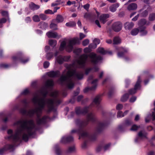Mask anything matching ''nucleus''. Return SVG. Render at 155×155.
<instances>
[{"label":"nucleus","instance_id":"nucleus-1","mask_svg":"<svg viewBox=\"0 0 155 155\" xmlns=\"http://www.w3.org/2000/svg\"><path fill=\"white\" fill-rule=\"evenodd\" d=\"M54 83L52 80H48L45 83V86L42 88L40 91V93L43 96L41 98H39L38 93L34 95L32 99V102L35 104H37L38 106L34 109L29 110L28 112V115L30 117H33L36 114L37 118L36 120L37 124L38 125L45 124L47 120L49 119L48 116H45L41 119L40 117L46 106L48 109V111L49 112L54 110V106L59 105L61 102V100L58 97L59 93L57 91L51 92L50 96L53 97L52 99L46 98V97L48 93V88L53 86Z\"/></svg>","mask_w":155,"mask_h":155},{"label":"nucleus","instance_id":"nucleus-2","mask_svg":"<svg viewBox=\"0 0 155 155\" xmlns=\"http://www.w3.org/2000/svg\"><path fill=\"white\" fill-rule=\"evenodd\" d=\"M88 57L91 63L93 64H96L102 60L101 56H97L93 52L88 55L84 54L80 55L79 59L72 64L66 65L68 71L65 74L64 72L63 73L58 80V83L61 85H65L69 89H72L74 87L75 80L82 79L84 75L83 71H77L76 68H84Z\"/></svg>","mask_w":155,"mask_h":155},{"label":"nucleus","instance_id":"nucleus-3","mask_svg":"<svg viewBox=\"0 0 155 155\" xmlns=\"http://www.w3.org/2000/svg\"><path fill=\"white\" fill-rule=\"evenodd\" d=\"M14 125H16L18 127L14 134L12 130H8V136L6 139L11 140L14 143L21 141V139L27 142L30 136L33 135L35 130V124L32 120H20L15 122Z\"/></svg>","mask_w":155,"mask_h":155},{"label":"nucleus","instance_id":"nucleus-4","mask_svg":"<svg viewBox=\"0 0 155 155\" xmlns=\"http://www.w3.org/2000/svg\"><path fill=\"white\" fill-rule=\"evenodd\" d=\"M96 118L94 115L92 113L87 114V119L83 120L79 119H77L75 121L76 125L79 126L78 129H73L71 132L72 133H77L79 134V139H82L84 140H93L95 138H92L89 134L84 129L88 124L89 121L94 122L96 121Z\"/></svg>","mask_w":155,"mask_h":155},{"label":"nucleus","instance_id":"nucleus-5","mask_svg":"<svg viewBox=\"0 0 155 155\" xmlns=\"http://www.w3.org/2000/svg\"><path fill=\"white\" fill-rule=\"evenodd\" d=\"M101 100V96L100 95L96 96L93 99L92 104L89 106H86L83 108L80 107H76L75 109L76 113L77 115L86 114L90 111L91 108L94 106V104L95 105L97 106H98Z\"/></svg>","mask_w":155,"mask_h":155},{"label":"nucleus","instance_id":"nucleus-6","mask_svg":"<svg viewBox=\"0 0 155 155\" xmlns=\"http://www.w3.org/2000/svg\"><path fill=\"white\" fill-rule=\"evenodd\" d=\"M78 42V38H75L70 39H64L61 42L59 50L62 51L65 49L67 51L70 52L73 49V45Z\"/></svg>","mask_w":155,"mask_h":155},{"label":"nucleus","instance_id":"nucleus-7","mask_svg":"<svg viewBox=\"0 0 155 155\" xmlns=\"http://www.w3.org/2000/svg\"><path fill=\"white\" fill-rule=\"evenodd\" d=\"M93 78V76L92 75L90 76L87 79L89 83H90V81L92 80ZM98 81V79H96L92 81H91V84L92 85V86L90 87H87L84 90V92H86L88 91L89 90L92 91L95 90L96 88L97 87V82Z\"/></svg>","mask_w":155,"mask_h":155},{"label":"nucleus","instance_id":"nucleus-8","mask_svg":"<svg viewBox=\"0 0 155 155\" xmlns=\"http://www.w3.org/2000/svg\"><path fill=\"white\" fill-rule=\"evenodd\" d=\"M22 54L21 52H19L17 54V56H13L12 59L14 61L19 60L21 63L25 64L28 61L29 59L27 58L25 59H23L22 58Z\"/></svg>","mask_w":155,"mask_h":155},{"label":"nucleus","instance_id":"nucleus-9","mask_svg":"<svg viewBox=\"0 0 155 155\" xmlns=\"http://www.w3.org/2000/svg\"><path fill=\"white\" fill-rule=\"evenodd\" d=\"M70 56H62L60 55L56 57V61L59 64H61L64 62L68 61L70 59Z\"/></svg>","mask_w":155,"mask_h":155},{"label":"nucleus","instance_id":"nucleus-10","mask_svg":"<svg viewBox=\"0 0 155 155\" xmlns=\"http://www.w3.org/2000/svg\"><path fill=\"white\" fill-rule=\"evenodd\" d=\"M122 27V24L120 21L114 23L112 25V29L115 31L118 32L120 31Z\"/></svg>","mask_w":155,"mask_h":155},{"label":"nucleus","instance_id":"nucleus-11","mask_svg":"<svg viewBox=\"0 0 155 155\" xmlns=\"http://www.w3.org/2000/svg\"><path fill=\"white\" fill-rule=\"evenodd\" d=\"M141 82L140 78L138 77L137 81L134 86V89H130L129 91V93L130 94H135L136 92V90L139 89L140 87V84Z\"/></svg>","mask_w":155,"mask_h":155},{"label":"nucleus","instance_id":"nucleus-12","mask_svg":"<svg viewBox=\"0 0 155 155\" xmlns=\"http://www.w3.org/2000/svg\"><path fill=\"white\" fill-rule=\"evenodd\" d=\"M147 133L143 131H141L138 134V136L135 139V141L138 143L140 140L144 138H147Z\"/></svg>","mask_w":155,"mask_h":155},{"label":"nucleus","instance_id":"nucleus-13","mask_svg":"<svg viewBox=\"0 0 155 155\" xmlns=\"http://www.w3.org/2000/svg\"><path fill=\"white\" fill-rule=\"evenodd\" d=\"M15 145L12 144H7L5 145L4 147L0 149V155H2L7 150L12 149Z\"/></svg>","mask_w":155,"mask_h":155},{"label":"nucleus","instance_id":"nucleus-14","mask_svg":"<svg viewBox=\"0 0 155 155\" xmlns=\"http://www.w3.org/2000/svg\"><path fill=\"white\" fill-rule=\"evenodd\" d=\"M109 124L107 121H104L103 122H99L98 123L97 126V130L100 132L103 128L107 126Z\"/></svg>","mask_w":155,"mask_h":155},{"label":"nucleus","instance_id":"nucleus-15","mask_svg":"<svg viewBox=\"0 0 155 155\" xmlns=\"http://www.w3.org/2000/svg\"><path fill=\"white\" fill-rule=\"evenodd\" d=\"M46 35L48 38H59L61 37V35H58L56 32H53L52 31H49L47 33Z\"/></svg>","mask_w":155,"mask_h":155},{"label":"nucleus","instance_id":"nucleus-16","mask_svg":"<svg viewBox=\"0 0 155 155\" xmlns=\"http://www.w3.org/2000/svg\"><path fill=\"white\" fill-rule=\"evenodd\" d=\"M73 140V138L72 136H64L63 137L61 140V142L63 143H66Z\"/></svg>","mask_w":155,"mask_h":155},{"label":"nucleus","instance_id":"nucleus-17","mask_svg":"<svg viewBox=\"0 0 155 155\" xmlns=\"http://www.w3.org/2000/svg\"><path fill=\"white\" fill-rule=\"evenodd\" d=\"M109 17L108 14H103L100 15V20L101 22L103 24H104L107 21V18Z\"/></svg>","mask_w":155,"mask_h":155},{"label":"nucleus","instance_id":"nucleus-18","mask_svg":"<svg viewBox=\"0 0 155 155\" xmlns=\"http://www.w3.org/2000/svg\"><path fill=\"white\" fill-rule=\"evenodd\" d=\"M150 24V22L147 21L145 19L143 18L140 20L138 22V25L139 26V27H141L143 28V26L144 25H148Z\"/></svg>","mask_w":155,"mask_h":155},{"label":"nucleus","instance_id":"nucleus-19","mask_svg":"<svg viewBox=\"0 0 155 155\" xmlns=\"http://www.w3.org/2000/svg\"><path fill=\"white\" fill-rule=\"evenodd\" d=\"M134 26V24L132 22H127L124 24V28L126 30H130Z\"/></svg>","mask_w":155,"mask_h":155},{"label":"nucleus","instance_id":"nucleus-20","mask_svg":"<svg viewBox=\"0 0 155 155\" xmlns=\"http://www.w3.org/2000/svg\"><path fill=\"white\" fill-rule=\"evenodd\" d=\"M100 43V40L99 39L95 38L93 41V43L89 45V47L91 48H95L97 47V45Z\"/></svg>","mask_w":155,"mask_h":155},{"label":"nucleus","instance_id":"nucleus-21","mask_svg":"<svg viewBox=\"0 0 155 155\" xmlns=\"http://www.w3.org/2000/svg\"><path fill=\"white\" fill-rule=\"evenodd\" d=\"M60 74L59 71H51L48 73V75L50 77H58Z\"/></svg>","mask_w":155,"mask_h":155},{"label":"nucleus","instance_id":"nucleus-22","mask_svg":"<svg viewBox=\"0 0 155 155\" xmlns=\"http://www.w3.org/2000/svg\"><path fill=\"white\" fill-rule=\"evenodd\" d=\"M120 5V4L119 3H116L113 4L109 7L110 10L112 12H115L117 8H118Z\"/></svg>","mask_w":155,"mask_h":155},{"label":"nucleus","instance_id":"nucleus-23","mask_svg":"<svg viewBox=\"0 0 155 155\" xmlns=\"http://www.w3.org/2000/svg\"><path fill=\"white\" fill-rule=\"evenodd\" d=\"M137 5L136 4L132 3L130 4L127 7V9L128 10H134L137 8Z\"/></svg>","mask_w":155,"mask_h":155},{"label":"nucleus","instance_id":"nucleus-24","mask_svg":"<svg viewBox=\"0 0 155 155\" xmlns=\"http://www.w3.org/2000/svg\"><path fill=\"white\" fill-rule=\"evenodd\" d=\"M139 28L140 30V35L143 36L147 34V31L145 29L146 28L145 27H143V28H141V27H139Z\"/></svg>","mask_w":155,"mask_h":155},{"label":"nucleus","instance_id":"nucleus-25","mask_svg":"<svg viewBox=\"0 0 155 155\" xmlns=\"http://www.w3.org/2000/svg\"><path fill=\"white\" fill-rule=\"evenodd\" d=\"M64 20L63 17L60 15H58L56 18V20L58 23L62 22Z\"/></svg>","mask_w":155,"mask_h":155},{"label":"nucleus","instance_id":"nucleus-26","mask_svg":"<svg viewBox=\"0 0 155 155\" xmlns=\"http://www.w3.org/2000/svg\"><path fill=\"white\" fill-rule=\"evenodd\" d=\"M140 31V30L139 28H134L131 30L130 33L132 35L135 36L137 35Z\"/></svg>","mask_w":155,"mask_h":155},{"label":"nucleus","instance_id":"nucleus-27","mask_svg":"<svg viewBox=\"0 0 155 155\" xmlns=\"http://www.w3.org/2000/svg\"><path fill=\"white\" fill-rule=\"evenodd\" d=\"M49 44L51 47H54L57 44V41L56 40L50 39L49 41Z\"/></svg>","mask_w":155,"mask_h":155},{"label":"nucleus","instance_id":"nucleus-28","mask_svg":"<svg viewBox=\"0 0 155 155\" xmlns=\"http://www.w3.org/2000/svg\"><path fill=\"white\" fill-rule=\"evenodd\" d=\"M75 150L76 148L75 146L73 145L68 147L67 150V152L69 153H72L75 151Z\"/></svg>","mask_w":155,"mask_h":155},{"label":"nucleus","instance_id":"nucleus-29","mask_svg":"<svg viewBox=\"0 0 155 155\" xmlns=\"http://www.w3.org/2000/svg\"><path fill=\"white\" fill-rule=\"evenodd\" d=\"M121 42V40L120 38L118 37H115L113 39V44H118Z\"/></svg>","mask_w":155,"mask_h":155},{"label":"nucleus","instance_id":"nucleus-30","mask_svg":"<svg viewBox=\"0 0 155 155\" xmlns=\"http://www.w3.org/2000/svg\"><path fill=\"white\" fill-rule=\"evenodd\" d=\"M122 49H123V52H118L117 54L118 56L119 57H123L124 54V53H125V52H127L128 51V50L127 49H123V48H120V50H122Z\"/></svg>","mask_w":155,"mask_h":155},{"label":"nucleus","instance_id":"nucleus-31","mask_svg":"<svg viewBox=\"0 0 155 155\" xmlns=\"http://www.w3.org/2000/svg\"><path fill=\"white\" fill-rule=\"evenodd\" d=\"M97 51L98 52L103 55L107 53V51L105 50L104 49L102 48H98L97 50Z\"/></svg>","mask_w":155,"mask_h":155},{"label":"nucleus","instance_id":"nucleus-32","mask_svg":"<svg viewBox=\"0 0 155 155\" xmlns=\"http://www.w3.org/2000/svg\"><path fill=\"white\" fill-rule=\"evenodd\" d=\"M30 7L31 9L33 10H37L39 8V5H36L33 3H32L30 5Z\"/></svg>","mask_w":155,"mask_h":155},{"label":"nucleus","instance_id":"nucleus-33","mask_svg":"<svg viewBox=\"0 0 155 155\" xmlns=\"http://www.w3.org/2000/svg\"><path fill=\"white\" fill-rule=\"evenodd\" d=\"M148 12L147 10H145L141 12L140 15L141 17H145L148 15Z\"/></svg>","mask_w":155,"mask_h":155},{"label":"nucleus","instance_id":"nucleus-34","mask_svg":"<svg viewBox=\"0 0 155 155\" xmlns=\"http://www.w3.org/2000/svg\"><path fill=\"white\" fill-rule=\"evenodd\" d=\"M129 97L128 94L127 93L121 97V100L122 102L126 101Z\"/></svg>","mask_w":155,"mask_h":155},{"label":"nucleus","instance_id":"nucleus-35","mask_svg":"<svg viewBox=\"0 0 155 155\" xmlns=\"http://www.w3.org/2000/svg\"><path fill=\"white\" fill-rule=\"evenodd\" d=\"M76 23L74 21H70L66 24V25L67 27H72L75 25Z\"/></svg>","mask_w":155,"mask_h":155},{"label":"nucleus","instance_id":"nucleus-36","mask_svg":"<svg viewBox=\"0 0 155 155\" xmlns=\"http://www.w3.org/2000/svg\"><path fill=\"white\" fill-rule=\"evenodd\" d=\"M155 19V13H151L149 15V20L150 21H153Z\"/></svg>","mask_w":155,"mask_h":155},{"label":"nucleus","instance_id":"nucleus-37","mask_svg":"<svg viewBox=\"0 0 155 155\" xmlns=\"http://www.w3.org/2000/svg\"><path fill=\"white\" fill-rule=\"evenodd\" d=\"M82 51L81 48H78L75 49L74 51V52L77 55H79Z\"/></svg>","mask_w":155,"mask_h":155},{"label":"nucleus","instance_id":"nucleus-38","mask_svg":"<svg viewBox=\"0 0 155 155\" xmlns=\"http://www.w3.org/2000/svg\"><path fill=\"white\" fill-rule=\"evenodd\" d=\"M50 27L51 28L54 30H56L58 29L57 25L54 23H51Z\"/></svg>","mask_w":155,"mask_h":155},{"label":"nucleus","instance_id":"nucleus-39","mask_svg":"<svg viewBox=\"0 0 155 155\" xmlns=\"http://www.w3.org/2000/svg\"><path fill=\"white\" fill-rule=\"evenodd\" d=\"M132 123V122L131 120L127 119L125 120L124 125L125 126H128L130 125Z\"/></svg>","mask_w":155,"mask_h":155},{"label":"nucleus","instance_id":"nucleus-40","mask_svg":"<svg viewBox=\"0 0 155 155\" xmlns=\"http://www.w3.org/2000/svg\"><path fill=\"white\" fill-rule=\"evenodd\" d=\"M140 126H138L135 124H134L132 126L130 130L132 131H136L137 130L139 127Z\"/></svg>","mask_w":155,"mask_h":155},{"label":"nucleus","instance_id":"nucleus-41","mask_svg":"<svg viewBox=\"0 0 155 155\" xmlns=\"http://www.w3.org/2000/svg\"><path fill=\"white\" fill-rule=\"evenodd\" d=\"M53 55L52 53H48L47 54L46 58L48 60H50L53 57Z\"/></svg>","mask_w":155,"mask_h":155},{"label":"nucleus","instance_id":"nucleus-42","mask_svg":"<svg viewBox=\"0 0 155 155\" xmlns=\"http://www.w3.org/2000/svg\"><path fill=\"white\" fill-rule=\"evenodd\" d=\"M33 20L36 22H39L40 21V18L38 15H35L33 17Z\"/></svg>","mask_w":155,"mask_h":155},{"label":"nucleus","instance_id":"nucleus-43","mask_svg":"<svg viewBox=\"0 0 155 155\" xmlns=\"http://www.w3.org/2000/svg\"><path fill=\"white\" fill-rule=\"evenodd\" d=\"M55 152L57 155H61V151L58 147H55Z\"/></svg>","mask_w":155,"mask_h":155},{"label":"nucleus","instance_id":"nucleus-44","mask_svg":"<svg viewBox=\"0 0 155 155\" xmlns=\"http://www.w3.org/2000/svg\"><path fill=\"white\" fill-rule=\"evenodd\" d=\"M89 40L88 39H86L83 41L82 43V45L84 46H86L89 44Z\"/></svg>","mask_w":155,"mask_h":155},{"label":"nucleus","instance_id":"nucleus-45","mask_svg":"<svg viewBox=\"0 0 155 155\" xmlns=\"http://www.w3.org/2000/svg\"><path fill=\"white\" fill-rule=\"evenodd\" d=\"M21 103L23 104L25 107H27V105L28 103L27 102V100L26 99H25L22 100L21 101Z\"/></svg>","mask_w":155,"mask_h":155},{"label":"nucleus","instance_id":"nucleus-46","mask_svg":"<svg viewBox=\"0 0 155 155\" xmlns=\"http://www.w3.org/2000/svg\"><path fill=\"white\" fill-rule=\"evenodd\" d=\"M123 113L121 111H119L117 114V117H121L124 116V115L123 114Z\"/></svg>","mask_w":155,"mask_h":155},{"label":"nucleus","instance_id":"nucleus-47","mask_svg":"<svg viewBox=\"0 0 155 155\" xmlns=\"http://www.w3.org/2000/svg\"><path fill=\"white\" fill-rule=\"evenodd\" d=\"M155 0H143L144 3L146 4H151L154 2Z\"/></svg>","mask_w":155,"mask_h":155},{"label":"nucleus","instance_id":"nucleus-48","mask_svg":"<svg viewBox=\"0 0 155 155\" xmlns=\"http://www.w3.org/2000/svg\"><path fill=\"white\" fill-rule=\"evenodd\" d=\"M40 18L42 20H44L46 19V15L44 14H41L39 15Z\"/></svg>","mask_w":155,"mask_h":155},{"label":"nucleus","instance_id":"nucleus-49","mask_svg":"<svg viewBox=\"0 0 155 155\" xmlns=\"http://www.w3.org/2000/svg\"><path fill=\"white\" fill-rule=\"evenodd\" d=\"M8 66L9 65L8 64H0V68H7Z\"/></svg>","mask_w":155,"mask_h":155},{"label":"nucleus","instance_id":"nucleus-50","mask_svg":"<svg viewBox=\"0 0 155 155\" xmlns=\"http://www.w3.org/2000/svg\"><path fill=\"white\" fill-rule=\"evenodd\" d=\"M49 65V63L48 61H45L43 64L44 67L45 68H46L48 67Z\"/></svg>","mask_w":155,"mask_h":155},{"label":"nucleus","instance_id":"nucleus-51","mask_svg":"<svg viewBox=\"0 0 155 155\" xmlns=\"http://www.w3.org/2000/svg\"><path fill=\"white\" fill-rule=\"evenodd\" d=\"M20 112L23 114H25L27 113V111L25 108H21L20 110Z\"/></svg>","mask_w":155,"mask_h":155},{"label":"nucleus","instance_id":"nucleus-52","mask_svg":"<svg viewBox=\"0 0 155 155\" xmlns=\"http://www.w3.org/2000/svg\"><path fill=\"white\" fill-rule=\"evenodd\" d=\"M110 143H108L107 144H106L104 146V150H106L108 149L109 148L110 146Z\"/></svg>","mask_w":155,"mask_h":155},{"label":"nucleus","instance_id":"nucleus-53","mask_svg":"<svg viewBox=\"0 0 155 155\" xmlns=\"http://www.w3.org/2000/svg\"><path fill=\"white\" fill-rule=\"evenodd\" d=\"M45 13L46 14H52L54 13V12H53L50 9L46 10L45 12Z\"/></svg>","mask_w":155,"mask_h":155},{"label":"nucleus","instance_id":"nucleus-54","mask_svg":"<svg viewBox=\"0 0 155 155\" xmlns=\"http://www.w3.org/2000/svg\"><path fill=\"white\" fill-rule=\"evenodd\" d=\"M90 48H86L84 49V52L85 53H88L90 52L91 51Z\"/></svg>","mask_w":155,"mask_h":155},{"label":"nucleus","instance_id":"nucleus-55","mask_svg":"<svg viewBox=\"0 0 155 155\" xmlns=\"http://www.w3.org/2000/svg\"><path fill=\"white\" fill-rule=\"evenodd\" d=\"M130 83V81L128 79H126L125 80V87L126 88L128 87Z\"/></svg>","mask_w":155,"mask_h":155},{"label":"nucleus","instance_id":"nucleus-56","mask_svg":"<svg viewBox=\"0 0 155 155\" xmlns=\"http://www.w3.org/2000/svg\"><path fill=\"white\" fill-rule=\"evenodd\" d=\"M90 7L89 4H87L83 6V8L86 10H88Z\"/></svg>","mask_w":155,"mask_h":155},{"label":"nucleus","instance_id":"nucleus-57","mask_svg":"<svg viewBox=\"0 0 155 155\" xmlns=\"http://www.w3.org/2000/svg\"><path fill=\"white\" fill-rule=\"evenodd\" d=\"M122 107L123 105H122L121 104H118L116 107V109L118 110L121 109H122Z\"/></svg>","mask_w":155,"mask_h":155},{"label":"nucleus","instance_id":"nucleus-58","mask_svg":"<svg viewBox=\"0 0 155 155\" xmlns=\"http://www.w3.org/2000/svg\"><path fill=\"white\" fill-rule=\"evenodd\" d=\"M76 2L75 1L71 2L70 1H68L67 2V5H70L71 4H75Z\"/></svg>","mask_w":155,"mask_h":155},{"label":"nucleus","instance_id":"nucleus-59","mask_svg":"<svg viewBox=\"0 0 155 155\" xmlns=\"http://www.w3.org/2000/svg\"><path fill=\"white\" fill-rule=\"evenodd\" d=\"M136 100V97H133L130 98V101L131 102H134Z\"/></svg>","mask_w":155,"mask_h":155},{"label":"nucleus","instance_id":"nucleus-60","mask_svg":"<svg viewBox=\"0 0 155 155\" xmlns=\"http://www.w3.org/2000/svg\"><path fill=\"white\" fill-rule=\"evenodd\" d=\"M25 21L26 23H28L31 21V19L30 17H28L25 18Z\"/></svg>","mask_w":155,"mask_h":155},{"label":"nucleus","instance_id":"nucleus-61","mask_svg":"<svg viewBox=\"0 0 155 155\" xmlns=\"http://www.w3.org/2000/svg\"><path fill=\"white\" fill-rule=\"evenodd\" d=\"M86 36L85 35L82 33H80V40H82Z\"/></svg>","mask_w":155,"mask_h":155},{"label":"nucleus","instance_id":"nucleus-62","mask_svg":"<svg viewBox=\"0 0 155 155\" xmlns=\"http://www.w3.org/2000/svg\"><path fill=\"white\" fill-rule=\"evenodd\" d=\"M6 21V19L5 18H3L0 20V23L2 24V23H5Z\"/></svg>","mask_w":155,"mask_h":155},{"label":"nucleus","instance_id":"nucleus-63","mask_svg":"<svg viewBox=\"0 0 155 155\" xmlns=\"http://www.w3.org/2000/svg\"><path fill=\"white\" fill-rule=\"evenodd\" d=\"M1 13L2 15L4 16H6L8 15V12L6 11H2L1 12Z\"/></svg>","mask_w":155,"mask_h":155},{"label":"nucleus","instance_id":"nucleus-64","mask_svg":"<svg viewBox=\"0 0 155 155\" xmlns=\"http://www.w3.org/2000/svg\"><path fill=\"white\" fill-rule=\"evenodd\" d=\"M28 93V89L25 90L21 93V94L26 95Z\"/></svg>","mask_w":155,"mask_h":155}]
</instances>
